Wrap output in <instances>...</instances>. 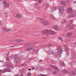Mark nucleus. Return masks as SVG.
I'll return each mask as SVG.
<instances>
[{
  "instance_id": "nucleus-17",
  "label": "nucleus",
  "mask_w": 76,
  "mask_h": 76,
  "mask_svg": "<svg viewBox=\"0 0 76 76\" xmlns=\"http://www.w3.org/2000/svg\"><path fill=\"white\" fill-rule=\"evenodd\" d=\"M61 3L62 5H63V6H66V3L65 1H61Z\"/></svg>"
},
{
  "instance_id": "nucleus-54",
  "label": "nucleus",
  "mask_w": 76,
  "mask_h": 76,
  "mask_svg": "<svg viewBox=\"0 0 76 76\" xmlns=\"http://www.w3.org/2000/svg\"><path fill=\"white\" fill-rule=\"evenodd\" d=\"M24 65H25L24 64H21V66H24Z\"/></svg>"
},
{
  "instance_id": "nucleus-58",
  "label": "nucleus",
  "mask_w": 76,
  "mask_h": 76,
  "mask_svg": "<svg viewBox=\"0 0 76 76\" xmlns=\"http://www.w3.org/2000/svg\"><path fill=\"white\" fill-rule=\"evenodd\" d=\"M64 23V21H63V22H62V23Z\"/></svg>"
},
{
  "instance_id": "nucleus-15",
  "label": "nucleus",
  "mask_w": 76,
  "mask_h": 76,
  "mask_svg": "<svg viewBox=\"0 0 76 76\" xmlns=\"http://www.w3.org/2000/svg\"><path fill=\"white\" fill-rule=\"evenodd\" d=\"M68 28L70 29H73L74 28V26L73 25H69L68 26Z\"/></svg>"
},
{
  "instance_id": "nucleus-40",
  "label": "nucleus",
  "mask_w": 76,
  "mask_h": 76,
  "mask_svg": "<svg viewBox=\"0 0 76 76\" xmlns=\"http://www.w3.org/2000/svg\"><path fill=\"white\" fill-rule=\"evenodd\" d=\"M7 65V67H8V68H9L10 67V64H9Z\"/></svg>"
},
{
  "instance_id": "nucleus-36",
  "label": "nucleus",
  "mask_w": 76,
  "mask_h": 76,
  "mask_svg": "<svg viewBox=\"0 0 76 76\" xmlns=\"http://www.w3.org/2000/svg\"><path fill=\"white\" fill-rule=\"evenodd\" d=\"M66 1L67 3H70V0H66Z\"/></svg>"
},
{
  "instance_id": "nucleus-33",
  "label": "nucleus",
  "mask_w": 76,
  "mask_h": 76,
  "mask_svg": "<svg viewBox=\"0 0 76 76\" xmlns=\"http://www.w3.org/2000/svg\"><path fill=\"white\" fill-rule=\"evenodd\" d=\"M57 73V72L56 71H53V75H56Z\"/></svg>"
},
{
  "instance_id": "nucleus-55",
  "label": "nucleus",
  "mask_w": 76,
  "mask_h": 76,
  "mask_svg": "<svg viewBox=\"0 0 76 76\" xmlns=\"http://www.w3.org/2000/svg\"><path fill=\"white\" fill-rule=\"evenodd\" d=\"M59 64L60 66H61V63H59Z\"/></svg>"
},
{
  "instance_id": "nucleus-64",
  "label": "nucleus",
  "mask_w": 76,
  "mask_h": 76,
  "mask_svg": "<svg viewBox=\"0 0 76 76\" xmlns=\"http://www.w3.org/2000/svg\"><path fill=\"white\" fill-rule=\"evenodd\" d=\"M0 76H1V75H0Z\"/></svg>"
},
{
  "instance_id": "nucleus-19",
  "label": "nucleus",
  "mask_w": 76,
  "mask_h": 76,
  "mask_svg": "<svg viewBox=\"0 0 76 76\" xmlns=\"http://www.w3.org/2000/svg\"><path fill=\"white\" fill-rule=\"evenodd\" d=\"M62 73H65L66 74H67V73H68L69 72V71L66 69H65L62 70Z\"/></svg>"
},
{
  "instance_id": "nucleus-30",
  "label": "nucleus",
  "mask_w": 76,
  "mask_h": 76,
  "mask_svg": "<svg viewBox=\"0 0 76 76\" xmlns=\"http://www.w3.org/2000/svg\"><path fill=\"white\" fill-rule=\"evenodd\" d=\"M58 38L59 39L60 41H61L62 42L63 41V39H62V37H58Z\"/></svg>"
},
{
  "instance_id": "nucleus-10",
  "label": "nucleus",
  "mask_w": 76,
  "mask_h": 76,
  "mask_svg": "<svg viewBox=\"0 0 76 76\" xmlns=\"http://www.w3.org/2000/svg\"><path fill=\"white\" fill-rule=\"evenodd\" d=\"M57 50L60 52H63V48L61 46H58L57 48Z\"/></svg>"
},
{
  "instance_id": "nucleus-45",
  "label": "nucleus",
  "mask_w": 76,
  "mask_h": 76,
  "mask_svg": "<svg viewBox=\"0 0 76 76\" xmlns=\"http://www.w3.org/2000/svg\"><path fill=\"white\" fill-rule=\"evenodd\" d=\"M41 76H45V75H44V74H41Z\"/></svg>"
},
{
  "instance_id": "nucleus-37",
  "label": "nucleus",
  "mask_w": 76,
  "mask_h": 76,
  "mask_svg": "<svg viewBox=\"0 0 76 76\" xmlns=\"http://www.w3.org/2000/svg\"><path fill=\"white\" fill-rule=\"evenodd\" d=\"M43 1V0H39V3H41Z\"/></svg>"
},
{
  "instance_id": "nucleus-62",
  "label": "nucleus",
  "mask_w": 76,
  "mask_h": 76,
  "mask_svg": "<svg viewBox=\"0 0 76 76\" xmlns=\"http://www.w3.org/2000/svg\"><path fill=\"white\" fill-rule=\"evenodd\" d=\"M1 25H3V24H1Z\"/></svg>"
},
{
  "instance_id": "nucleus-46",
  "label": "nucleus",
  "mask_w": 76,
  "mask_h": 76,
  "mask_svg": "<svg viewBox=\"0 0 76 76\" xmlns=\"http://www.w3.org/2000/svg\"><path fill=\"white\" fill-rule=\"evenodd\" d=\"M9 55H7L6 56V58H9Z\"/></svg>"
},
{
  "instance_id": "nucleus-34",
  "label": "nucleus",
  "mask_w": 76,
  "mask_h": 76,
  "mask_svg": "<svg viewBox=\"0 0 76 76\" xmlns=\"http://www.w3.org/2000/svg\"><path fill=\"white\" fill-rule=\"evenodd\" d=\"M10 58H14V55H11L10 56Z\"/></svg>"
},
{
  "instance_id": "nucleus-42",
  "label": "nucleus",
  "mask_w": 76,
  "mask_h": 76,
  "mask_svg": "<svg viewBox=\"0 0 76 76\" xmlns=\"http://www.w3.org/2000/svg\"><path fill=\"white\" fill-rule=\"evenodd\" d=\"M34 51L35 52H37V51H38V49H34Z\"/></svg>"
},
{
  "instance_id": "nucleus-60",
  "label": "nucleus",
  "mask_w": 76,
  "mask_h": 76,
  "mask_svg": "<svg viewBox=\"0 0 76 76\" xmlns=\"http://www.w3.org/2000/svg\"><path fill=\"white\" fill-rule=\"evenodd\" d=\"M0 25H1V23L0 22Z\"/></svg>"
},
{
  "instance_id": "nucleus-20",
  "label": "nucleus",
  "mask_w": 76,
  "mask_h": 76,
  "mask_svg": "<svg viewBox=\"0 0 76 76\" xmlns=\"http://www.w3.org/2000/svg\"><path fill=\"white\" fill-rule=\"evenodd\" d=\"M59 27V26L58 25H55L54 26V28L55 30L56 31H58V30L59 28H58Z\"/></svg>"
},
{
  "instance_id": "nucleus-41",
  "label": "nucleus",
  "mask_w": 76,
  "mask_h": 76,
  "mask_svg": "<svg viewBox=\"0 0 76 76\" xmlns=\"http://www.w3.org/2000/svg\"><path fill=\"white\" fill-rule=\"evenodd\" d=\"M38 20H40V23H41V20H42V19H42V18H38Z\"/></svg>"
},
{
  "instance_id": "nucleus-31",
  "label": "nucleus",
  "mask_w": 76,
  "mask_h": 76,
  "mask_svg": "<svg viewBox=\"0 0 76 76\" xmlns=\"http://www.w3.org/2000/svg\"><path fill=\"white\" fill-rule=\"evenodd\" d=\"M72 63L74 64V65H76V61H72Z\"/></svg>"
},
{
  "instance_id": "nucleus-35",
  "label": "nucleus",
  "mask_w": 76,
  "mask_h": 76,
  "mask_svg": "<svg viewBox=\"0 0 76 76\" xmlns=\"http://www.w3.org/2000/svg\"><path fill=\"white\" fill-rule=\"evenodd\" d=\"M31 72H28L27 74V76H31Z\"/></svg>"
},
{
  "instance_id": "nucleus-39",
  "label": "nucleus",
  "mask_w": 76,
  "mask_h": 76,
  "mask_svg": "<svg viewBox=\"0 0 76 76\" xmlns=\"http://www.w3.org/2000/svg\"><path fill=\"white\" fill-rule=\"evenodd\" d=\"M62 64L63 66H65V64H64V63L63 62L62 63Z\"/></svg>"
},
{
  "instance_id": "nucleus-51",
  "label": "nucleus",
  "mask_w": 76,
  "mask_h": 76,
  "mask_svg": "<svg viewBox=\"0 0 76 76\" xmlns=\"http://www.w3.org/2000/svg\"><path fill=\"white\" fill-rule=\"evenodd\" d=\"M20 76H23V74H22L20 75Z\"/></svg>"
},
{
  "instance_id": "nucleus-23",
  "label": "nucleus",
  "mask_w": 76,
  "mask_h": 76,
  "mask_svg": "<svg viewBox=\"0 0 76 76\" xmlns=\"http://www.w3.org/2000/svg\"><path fill=\"white\" fill-rule=\"evenodd\" d=\"M57 7H53L52 8V11H56L57 10Z\"/></svg>"
},
{
  "instance_id": "nucleus-18",
  "label": "nucleus",
  "mask_w": 76,
  "mask_h": 76,
  "mask_svg": "<svg viewBox=\"0 0 76 76\" xmlns=\"http://www.w3.org/2000/svg\"><path fill=\"white\" fill-rule=\"evenodd\" d=\"M16 16L18 18H22V15L20 14H18L16 15Z\"/></svg>"
},
{
  "instance_id": "nucleus-44",
  "label": "nucleus",
  "mask_w": 76,
  "mask_h": 76,
  "mask_svg": "<svg viewBox=\"0 0 76 76\" xmlns=\"http://www.w3.org/2000/svg\"><path fill=\"white\" fill-rule=\"evenodd\" d=\"M64 23H66L67 22V20H64Z\"/></svg>"
},
{
  "instance_id": "nucleus-29",
  "label": "nucleus",
  "mask_w": 76,
  "mask_h": 76,
  "mask_svg": "<svg viewBox=\"0 0 76 76\" xmlns=\"http://www.w3.org/2000/svg\"><path fill=\"white\" fill-rule=\"evenodd\" d=\"M7 69V72H11V70H10V68L8 67Z\"/></svg>"
},
{
  "instance_id": "nucleus-9",
  "label": "nucleus",
  "mask_w": 76,
  "mask_h": 76,
  "mask_svg": "<svg viewBox=\"0 0 76 76\" xmlns=\"http://www.w3.org/2000/svg\"><path fill=\"white\" fill-rule=\"evenodd\" d=\"M61 53H62V52L59 51H58L55 53V54L58 57H61Z\"/></svg>"
},
{
  "instance_id": "nucleus-12",
  "label": "nucleus",
  "mask_w": 76,
  "mask_h": 76,
  "mask_svg": "<svg viewBox=\"0 0 76 76\" xmlns=\"http://www.w3.org/2000/svg\"><path fill=\"white\" fill-rule=\"evenodd\" d=\"M48 30H44L42 31V34H43V35H47V31Z\"/></svg>"
},
{
  "instance_id": "nucleus-59",
  "label": "nucleus",
  "mask_w": 76,
  "mask_h": 76,
  "mask_svg": "<svg viewBox=\"0 0 76 76\" xmlns=\"http://www.w3.org/2000/svg\"><path fill=\"white\" fill-rule=\"evenodd\" d=\"M1 72V70H0V73Z\"/></svg>"
},
{
  "instance_id": "nucleus-38",
  "label": "nucleus",
  "mask_w": 76,
  "mask_h": 76,
  "mask_svg": "<svg viewBox=\"0 0 76 76\" xmlns=\"http://www.w3.org/2000/svg\"><path fill=\"white\" fill-rule=\"evenodd\" d=\"M6 60L7 61H9V60H10L9 58H6Z\"/></svg>"
},
{
  "instance_id": "nucleus-6",
  "label": "nucleus",
  "mask_w": 76,
  "mask_h": 76,
  "mask_svg": "<svg viewBox=\"0 0 76 76\" xmlns=\"http://www.w3.org/2000/svg\"><path fill=\"white\" fill-rule=\"evenodd\" d=\"M50 66L52 68L54 69H55L56 70H57L58 72H59L60 70L59 69H58V67H57V66L52 65H50Z\"/></svg>"
},
{
  "instance_id": "nucleus-50",
  "label": "nucleus",
  "mask_w": 76,
  "mask_h": 76,
  "mask_svg": "<svg viewBox=\"0 0 76 76\" xmlns=\"http://www.w3.org/2000/svg\"><path fill=\"white\" fill-rule=\"evenodd\" d=\"M39 61H40V62H42V60L41 59L39 60Z\"/></svg>"
},
{
  "instance_id": "nucleus-25",
  "label": "nucleus",
  "mask_w": 76,
  "mask_h": 76,
  "mask_svg": "<svg viewBox=\"0 0 76 76\" xmlns=\"http://www.w3.org/2000/svg\"><path fill=\"white\" fill-rule=\"evenodd\" d=\"M33 49V48L31 47L30 48H28L26 49V51H29L30 50H32Z\"/></svg>"
},
{
  "instance_id": "nucleus-22",
  "label": "nucleus",
  "mask_w": 76,
  "mask_h": 76,
  "mask_svg": "<svg viewBox=\"0 0 76 76\" xmlns=\"http://www.w3.org/2000/svg\"><path fill=\"white\" fill-rule=\"evenodd\" d=\"M72 35V33H69L66 34V36L67 37H70Z\"/></svg>"
},
{
  "instance_id": "nucleus-63",
  "label": "nucleus",
  "mask_w": 76,
  "mask_h": 76,
  "mask_svg": "<svg viewBox=\"0 0 76 76\" xmlns=\"http://www.w3.org/2000/svg\"><path fill=\"white\" fill-rule=\"evenodd\" d=\"M0 1H1V0H0Z\"/></svg>"
},
{
  "instance_id": "nucleus-21",
  "label": "nucleus",
  "mask_w": 76,
  "mask_h": 76,
  "mask_svg": "<svg viewBox=\"0 0 76 76\" xmlns=\"http://www.w3.org/2000/svg\"><path fill=\"white\" fill-rule=\"evenodd\" d=\"M23 39H17L16 40L17 42H23Z\"/></svg>"
},
{
  "instance_id": "nucleus-52",
  "label": "nucleus",
  "mask_w": 76,
  "mask_h": 76,
  "mask_svg": "<svg viewBox=\"0 0 76 76\" xmlns=\"http://www.w3.org/2000/svg\"><path fill=\"white\" fill-rule=\"evenodd\" d=\"M74 45L76 46V42H75L74 43Z\"/></svg>"
},
{
  "instance_id": "nucleus-53",
  "label": "nucleus",
  "mask_w": 76,
  "mask_h": 76,
  "mask_svg": "<svg viewBox=\"0 0 76 76\" xmlns=\"http://www.w3.org/2000/svg\"><path fill=\"white\" fill-rule=\"evenodd\" d=\"M74 71L75 72H76V69H75L74 70V71Z\"/></svg>"
},
{
  "instance_id": "nucleus-49",
  "label": "nucleus",
  "mask_w": 76,
  "mask_h": 76,
  "mask_svg": "<svg viewBox=\"0 0 76 76\" xmlns=\"http://www.w3.org/2000/svg\"><path fill=\"white\" fill-rule=\"evenodd\" d=\"M28 70H29V71H31V69L29 68L28 69Z\"/></svg>"
},
{
  "instance_id": "nucleus-32",
  "label": "nucleus",
  "mask_w": 76,
  "mask_h": 76,
  "mask_svg": "<svg viewBox=\"0 0 76 76\" xmlns=\"http://www.w3.org/2000/svg\"><path fill=\"white\" fill-rule=\"evenodd\" d=\"M7 68L4 69L3 70V71H2L3 73H5L6 71H7Z\"/></svg>"
},
{
  "instance_id": "nucleus-13",
  "label": "nucleus",
  "mask_w": 76,
  "mask_h": 76,
  "mask_svg": "<svg viewBox=\"0 0 76 76\" xmlns=\"http://www.w3.org/2000/svg\"><path fill=\"white\" fill-rule=\"evenodd\" d=\"M69 74L72 76H75V75H76V73L75 71H72L69 73Z\"/></svg>"
},
{
  "instance_id": "nucleus-43",
  "label": "nucleus",
  "mask_w": 76,
  "mask_h": 76,
  "mask_svg": "<svg viewBox=\"0 0 76 76\" xmlns=\"http://www.w3.org/2000/svg\"><path fill=\"white\" fill-rule=\"evenodd\" d=\"M16 45H14L11 46H10V47H15V46H16Z\"/></svg>"
},
{
  "instance_id": "nucleus-8",
  "label": "nucleus",
  "mask_w": 76,
  "mask_h": 76,
  "mask_svg": "<svg viewBox=\"0 0 76 76\" xmlns=\"http://www.w3.org/2000/svg\"><path fill=\"white\" fill-rule=\"evenodd\" d=\"M72 8L70 7H68L66 10V12L68 13H70L72 12Z\"/></svg>"
},
{
  "instance_id": "nucleus-47",
  "label": "nucleus",
  "mask_w": 76,
  "mask_h": 76,
  "mask_svg": "<svg viewBox=\"0 0 76 76\" xmlns=\"http://www.w3.org/2000/svg\"><path fill=\"white\" fill-rule=\"evenodd\" d=\"M74 4H76V1H74Z\"/></svg>"
},
{
  "instance_id": "nucleus-48",
  "label": "nucleus",
  "mask_w": 76,
  "mask_h": 76,
  "mask_svg": "<svg viewBox=\"0 0 76 76\" xmlns=\"http://www.w3.org/2000/svg\"><path fill=\"white\" fill-rule=\"evenodd\" d=\"M35 68H34V67H32V69L33 70H34V69H35Z\"/></svg>"
},
{
  "instance_id": "nucleus-24",
  "label": "nucleus",
  "mask_w": 76,
  "mask_h": 76,
  "mask_svg": "<svg viewBox=\"0 0 76 76\" xmlns=\"http://www.w3.org/2000/svg\"><path fill=\"white\" fill-rule=\"evenodd\" d=\"M31 46V44L27 43L24 45L25 47H30Z\"/></svg>"
},
{
  "instance_id": "nucleus-26",
  "label": "nucleus",
  "mask_w": 76,
  "mask_h": 76,
  "mask_svg": "<svg viewBox=\"0 0 76 76\" xmlns=\"http://www.w3.org/2000/svg\"><path fill=\"white\" fill-rule=\"evenodd\" d=\"M4 16L6 18L8 17V14L7 12H5L4 13Z\"/></svg>"
},
{
  "instance_id": "nucleus-28",
  "label": "nucleus",
  "mask_w": 76,
  "mask_h": 76,
  "mask_svg": "<svg viewBox=\"0 0 76 76\" xmlns=\"http://www.w3.org/2000/svg\"><path fill=\"white\" fill-rule=\"evenodd\" d=\"M52 45H52V44H51V43H49L48 45V47H51Z\"/></svg>"
},
{
  "instance_id": "nucleus-5",
  "label": "nucleus",
  "mask_w": 76,
  "mask_h": 76,
  "mask_svg": "<svg viewBox=\"0 0 76 76\" xmlns=\"http://www.w3.org/2000/svg\"><path fill=\"white\" fill-rule=\"evenodd\" d=\"M57 8L59 9L60 12H64V7L61 6H59L57 7Z\"/></svg>"
},
{
  "instance_id": "nucleus-16",
  "label": "nucleus",
  "mask_w": 76,
  "mask_h": 76,
  "mask_svg": "<svg viewBox=\"0 0 76 76\" xmlns=\"http://www.w3.org/2000/svg\"><path fill=\"white\" fill-rule=\"evenodd\" d=\"M3 30L4 31H6V32H9L10 31V30L7 29L6 28L4 27L3 28Z\"/></svg>"
},
{
  "instance_id": "nucleus-27",
  "label": "nucleus",
  "mask_w": 76,
  "mask_h": 76,
  "mask_svg": "<svg viewBox=\"0 0 76 76\" xmlns=\"http://www.w3.org/2000/svg\"><path fill=\"white\" fill-rule=\"evenodd\" d=\"M50 17L51 18V19H55V17H54L53 15H51Z\"/></svg>"
},
{
  "instance_id": "nucleus-7",
  "label": "nucleus",
  "mask_w": 76,
  "mask_h": 76,
  "mask_svg": "<svg viewBox=\"0 0 76 76\" xmlns=\"http://www.w3.org/2000/svg\"><path fill=\"white\" fill-rule=\"evenodd\" d=\"M65 51H66L67 55H69V48H67V46H65V47H64Z\"/></svg>"
},
{
  "instance_id": "nucleus-14",
  "label": "nucleus",
  "mask_w": 76,
  "mask_h": 76,
  "mask_svg": "<svg viewBox=\"0 0 76 76\" xmlns=\"http://www.w3.org/2000/svg\"><path fill=\"white\" fill-rule=\"evenodd\" d=\"M47 53L48 55H50V54H54V52L53 50H49L48 52H47Z\"/></svg>"
},
{
  "instance_id": "nucleus-3",
  "label": "nucleus",
  "mask_w": 76,
  "mask_h": 76,
  "mask_svg": "<svg viewBox=\"0 0 76 76\" xmlns=\"http://www.w3.org/2000/svg\"><path fill=\"white\" fill-rule=\"evenodd\" d=\"M76 15V12H74L72 13L71 15H69L67 16V18L68 19H70V18H74L75 16Z\"/></svg>"
},
{
  "instance_id": "nucleus-61",
  "label": "nucleus",
  "mask_w": 76,
  "mask_h": 76,
  "mask_svg": "<svg viewBox=\"0 0 76 76\" xmlns=\"http://www.w3.org/2000/svg\"><path fill=\"white\" fill-rule=\"evenodd\" d=\"M20 0H17V1H19Z\"/></svg>"
},
{
  "instance_id": "nucleus-11",
  "label": "nucleus",
  "mask_w": 76,
  "mask_h": 76,
  "mask_svg": "<svg viewBox=\"0 0 76 76\" xmlns=\"http://www.w3.org/2000/svg\"><path fill=\"white\" fill-rule=\"evenodd\" d=\"M4 4L5 7H9V3H7L6 1H4Z\"/></svg>"
},
{
  "instance_id": "nucleus-56",
  "label": "nucleus",
  "mask_w": 76,
  "mask_h": 76,
  "mask_svg": "<svg viewBox=\"0 0 76 76\" xmlns=\"http://www.w3.org/2000/svg\"><path fill=\"white\" fill-rule=\"evenodd\" d=\"M43 39H45V37H43Z\"/></svg>"
},
{
  "instance_id": "nucleus-2",
  "label": "nucleus",
  "mask_w": 76,
  "mask_h": 76,
  "mask_svg": "<svg viewBox=\"0 0 76 76\" xmlns=\"http://www.w3.org/2000/svg\"><path fill=\"white\" fill-rule=\"evenodd\" d=\"M14 62L15 63H17V62H20L21 61L20 58H18V55H14Z\"/></svg>"
},
{
  "instance_id": "nucleus-4",
  "label": "nucleus",
  "mask_w": 76,
  "mask_h": 76,
  "mask_svg": "<svg viewBox=\"0 0 76 76\" xmlns=\"http://www.w3.org/2000/svg\"><path fill=\"white\" fill-rule=\"evenodd\" d=\"M41 23H43L44 25L46 26L48 24L49 22L47 21H45L44 19H42L41 21Z\"/></svg>"
},
{
  "instance_id": "nucleus-57",
  "label": "nucleus",
  "mask_w": 76,
  "mask_h": 76,
  "mask_svg": "<svg viewBox=\"0 0 76 76\" xmlns=\"http://www.w3.org/2000/svg\"><path fill=\"white\" fill-rule=\"evenodd\" d=\"M9 52H8V54H7V56H9Z\"/></svg>"
},
{
  "instance_id": "nucleus-1",
  "label": "nucleus",
  "mask_w": 76,
  "mask_h": 76,
  "mask_svg": "<svg viewBox=\"0 0 76 76\" xmlns=\"http://www.w3.org/2000/svg\"><path fill=\"white\" fill-rule=\"evenodd\" d=\"M47 34H46V35H49L50 36H51L54 35H55L56 34V32L53 31L52 30H47Z\"/></svg>"
}]
</instances>
